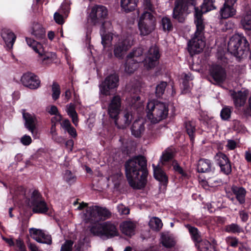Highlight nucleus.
Listing matches in <instances>:
<instances>
[{
  "mask_svg": "<svg viewBox=\"0 0 251 251\" xmlns=\"http://www.w3.org/2000/svg\"><path fill=\"white\" fill-rule=\"evenodd\" d=\"M1 35L6 45L12 47L16 39V35L10 29H4L2 30Z\"/></svg>",
  "mask_w": 251,
  "mask_h": 251,
  "instance_id": "28",
  "label": "nucleus"
},
{
  "mask_svg": "<svg viewBox=\"0 0 251 251\" xmlns=\"http://www.w3.org/2000/svg\"><path fill=\"white\" fill-rule=\"evenodd\" d=\"M146 111L147 117L151 123H158L167 118L169 105L166 102L151 100L148 102Z\"/></svg>",
  "mask_w": 251,
  "mask_h": 251,
  "instance_id": "5",
  "label": "nucleus"
},
{
  "mask_svg": "<svg viewBox=\"0 0 251 251\" xmlns=\"http://www.w3.org/2000/svg\"><path fill=\"white\" fill-rule=\"evenodd\" d=\"M200 251H218L216 247L207 240H204L198 246Z\"/></svg>",
  "mask_w": 251,
  "mask_h": 251,
  "instance_id": "39",
  "label": "nucleus"
},
{
  "mask_svg": "<svg viewBox=\"0 0 251 251\" xmlns=\"http://www.w3.org/2000/svg\"><path fill=\"white\" fill-rule=\"evenodd\" d=\"M120 228L124 234L131 236L134 234L136 225L131 221H126L120 225Z\"/></svg>",
  "mask_w": 251,
  "mask_h": 251,
  "instance_id": "25",
  "label": "nucleus"
},
{
  "mask_svg": "<svg viewBox=\"0 0 251 251\" xmlns=\"http://www.w3.org/2000/svg\"><path fill=\"white\" fill-rule=\"evenodd\" d=\"M86 217L88 222L92 224L91 232L95 235L104 236L107 239L119 235L116 226L110 221L100 223L109 219L111 212L106 207L93 205L87 208Z\"/></svg>",
  "mask_w": 251,
  "mask_h": 251,
  "instance_id": "2",
  "label": "nucleus"
},
{
  "mask_svg": "<svg viewBox=\"0 0 251 251\" xmlns=\"http://www.w3.org/2000/svg\"><path fill=\"white\" fill-rule=\"evenodd\" d=\"M48 112L51 115H56L58 114H60V113L58 112L57 107L55 105H51L50 108L48 110Z\"/></svg>",
  "mask_w": 251,
  "mask_h": 251,
  "instance_id": "56",
  "label": "nucleus"
},
{
  "mask_svg": "<svg viewBox=\"0 0 251 251\" xmlns=\"http://www.w3.org/2000/svg\"><path fill=\"white\" fill-rule=\"evenodd\" d=\"M215 0H204L202 5L199 7V9H201L203 12L207 13L211 10L216 9L214 3Z\"/></svg>",
  "mask_w": 251,
  "mask_h": 251,
  "instance_id": "38",
  "label": "nucleus"
},
{
  "mask_svg": "<svg viewBox=\"0 0 251 251\" xmlns=\"http://www.w3.org/2000/svg\"><path fill=\"white\" fill-rule=\"evenodd\" d=\"M65 131H67L72 138H75L77 137V134L76 129L72 126Z\"/></svg>",
  "mask_w": 251,
  "mask_h": 251,
  "instance_id": "55",
  "label": "nucleus"
},
{
  "mask_svg": "<svg viewBox=\"0 0 251 251\" xmlns=\"http://www.w3.org/2000/svg\"><path fill=\"white\" fill-rule=\"evenodd\" d=\"M174 158H160V162L163 166H165L167 164H172L174 171L180 175L182 178H188V174L179 165L177 161L174 159Z\"/></svg>",
  "mask_w": 251,
  "mask_h": 251,
  "instance_id": "19",
  "label": "nucleus"
},
{
  "mask_svg": "<svg viewBox=\"0 0 251 251\" xmlns=\"http://www.w3.org/2000/svg\"><path fill=\"white\" fill-rule=\"evenodd\" d=\"M125 175L129 186L134 190L144 188L148 170L146 158H130L125 164Z\"/></svg>",
  "mask_w": 251,
  "mask_h": 251,
  "instance_id": "3",
  "label": "nucleus"
},
{
  "mask_svg": "<svg viewBox=\"0 0 251 251\" xmlns=\"http://www.w3.org/2000/svg\"><path fill=\"white\" fill-rule=\"evenodd\" d=\"M229 52L239 60L246 58L250 52V44L243 34H235L230 39L227 44Z\"/></svg>",
  "mask_w": 251,
  "mask_h": 251,
  "instance_id": "4",
  "label": "nucleus"
},
{
  "mask_svg": "<svg viewBox=\"0 0 251 251\" xmlns=\"http://www.w3.org/2000/svg\"><path fill=\"white\" fill-rule=\"evenodd\" d=\"M231 191L240 204H243L245 203V198L247 194V191L245 188L243 187L234 186L231 187Z\"/></svg>",
  "mask_w": 251,
  "mask_h": 251,
  "instance_id": "23",
  "label": "nucleus"
},
{
  "mask_svg": "<svg viewBox=\"0 0 251 251\" xmlns=\"http://www.w3.org/2000/svg\"><path fill=\"white\" fill-rule=\"evenodd\" d=\"M153 222L155 225V228L159 229L162 227L163 224L161 220L157 217H155L153 219Z\"/></svg>",
  "mask_w": 251,
  "mask_h": 251,
  "instance_id": "60",
  "label": "nucleus"
},
{
  "mask_svg": "<svg viewBox=\"0 0 251 251\" xmlns=\"http://www.w3.org/2000/svg\"><path fill=\"white\" fill-rule=\"evenodd\" d=\"M168 83L166 81H160L155 87V95L156 98H160L164 94Z\"/></svg>",
  "mask_w": 251,
  "mask_h": 251,
  "instance_id": "35",
  "label": "nucleus"
},
{
  "mask_svg": "<svg viewBox=\"0 0 251 251\" xmlns=\"http://www.w3.org/2000/svg\"><path fill=\"white\" fill-rule=\"evenodd\" d=\"M143 53V49L142 48L139 47L134 49L127 56L129 59H134V57H138L142 55Z\"/></svg>",
  "mask_w": 251,
  "mask_h": 251,
  "instance_id": "44",
  "label": "nucleus"
},
{
  "mask_svg": "<svg viewBox=\"0 0 251 251\" xmlns=\"http://www.w3.org/2000/svg\"><path fill=\"white\" fill-rule=\"evenodd\" d=\"M152 167L154 178L158 181L162 186L166 187L168 183V176L166 173L159 165L156 166L152 164Z\"/></svg>",
  "mask_w": 251,
  "mask_h": 251,
  "instance_id": "20",
  "label": "nucleus"
},
{
  "mask_svg": "<svg viewBox=\"0 0 251 251\" xmlns=\"http://www.w3.org/2000/svg\"><path fill=\"white\" fill-rule=\"evenodd\" d=\"M23 117L25 121V126L30 131L33 132L35 128L36 118L34 115H31L27 112H23Z\"/></svg>",
  "mask_w": 251,
  "mask_h": 251,
  "instance_id": "24",
  "label": "nucleus"
},
{
  "mask_svg": "<svg viewBox=\"0 0 251 251\" xmlns=\"http://www.w3.org/2000/svg\"><path fill=\"white\" fill-rule=\"evenodd\" d=\"M232 113V108L225 106L222 109L220 112V116L223 121H229Z\"/></svg>",
  "mask_w": 251,
  "mask_h": 251,
  "instance_id": "41",
  "label": "nucleus"
},
{
  "mask_svg": "<svg viewBox=\"0 0 251 251\" xmlns=\"http://www.w3.org/2000/svg\"><path fill=\"white\" fill-rule=\"evenodd\" d=\"M28 248L30 251H42L38 250L36 246L34 244L30 243Z\"/></svg>",
  "mask_w": 251,
  "mask_h": 251,
  "instance_id": "64",
  "label": "nucleus"
},
{
  "mask_svg": "<svg viewBox=\"0 0 251 251\" xmlns=\"http://www.w3.org/2000/svg\"><path fill=\"white\" fill-rule=\"evenodd\" d=\"M61 126L65 130H66L67 129L71 127L72 125L68 119H65L61 123Z\"/></svg>",
  "mask_w": 251,
  "mask_h": 251,
  "instance_id": "57",
  "label": "nucleus"
},
{
  "mask_svg": "<svg viewBox=\"0 0 251 251\" xmlns=\"http://www.w3.org/2000/svg\"><path fill=\"white\" fill-rule=\"evenodd\" d=\"M139 0H121V6L126 13L134 11Z\"/></svg>",
  "mask_w": 251,
  "mask_h": 251,
  "instance_id": "29",
  "label": "nucleus"
},
{
  "mask_svg": "<svg viewBox=\"0 0 251 251\" xmlns=\"http://www.w3.org/2000/svg\"><path fill=\"white\" fill-rule=\"evenodd\" d=\"M182 92L183 94H187L190 92V86L189 80H183L182 82Z\"/></svg>",
  "mask_w": 251,
  "mask_h": 251,
  "instance_id": "52",
  "label": "nucleus"
},
{
  "mask_svg": "<svg viewBox=\"0 0 251 251\" xmlns=\"http://www.w3.org/2000/svg\"><path fill=\"white\" fill-rule=\"evenodd\" d=\"M133 45L132 36L127 34L122 36L114 45L113 53L115 57L119 59H123Z\"/></svg>",
  "mask_w": 251,
  "mask_h": 251,
  "instance_id": "8",
  "label": "nucleus"
},
{
  "mask_svg": "<svg viewBox=\"0 0 251 251\" xmlns=\"http://www.w3.org/2000/svg\"><path fill=\"white\" fill-rule=\"evenodd\" d=\"M64 178L66 181L69 184L74 183L76 180V176L74 175L70 170H66L65 171Z\"/></svg>",
  "mask_w": 251,
  "mask_h": 251,
  "instance_id": "45",
  "label": "nucleus"
},
{
  "mask_svg": "<svg viewBox=\"0 0 251 251\" xmlns=\"http://www.w3.org/2000/svg\"><path fill=\"white\" fill-rule=\"evenodd\" d=\"M113 39L112 36L109 33L103 34L101 35V44L105 48L108 43L111 42Z\"/></svg>",
  "mask_w": 251,
  "mask_h": 251,
  "instance_id": "48",
  "label": "nucleus"
},
{
  "mask_svg": "<svg viewBox=\"0 0 251 251\" xmlns=\"http://www.w3.org/2000/svg\"><path fill=\"white\" fill-rule=\"evenodd\" d=\"M107 15L108 11L104 6L95 5L91 9L88 17V21L93 25L103 24L104 20Z\"/></svg>",
  "mask_w": 251,
  "mask_h": 251,
  "instance_id": "10",
  "label": "nucleus"
},
{
  "mask_svg": "<svg viewBox=\"0 0 251 251\" xmlns=\"http://www.w3.org/2000/svg\"><path fill=\"white\" fill-rule=\"evenodd\" d=\"M2 239L6 242L10 246H14L15 243L12 239L2 237Z\"/></svg>",
  "mask_w": 251,
  "mask_h": 251,
  "instance_id": "62",
  "label": "nucleus"
},
{
  "mask_svg": "<svg viewBox=\"0 0 251 251\" xmlns=\"http://www.w3.org/2000/svg\"><path fill=\"white\" fill-rule=\"evenodd\" d=\"M155 17L149 11L144 12L140 17L138 28L140 35L145 36L149 35L155 29L156 26Z\"/></svg>",
  "mask_w": 251,
  "mask_h": 251,
  "instance_id": "6",
  "label": "nucleus"
},
{
  "mask_svg": "<svg viewBox=\"0 0 251 251\" xmlns=\"http://www.w3.org/2000/svg\"><path fill=\"white\" fill-rule=\"evenodd\" d=\"M148 121L145 118H139L133 123L131 127V132L133 136L136 138H140L144 134Z\"/></svg>",
  "mask_w": 251,
  "mask_h": 251,
  "instance_id": "17",
  "label": "nucleus"
},
{
  "mask_svg": "<svg viewBox=\"0 0 251 251\" xmlns=\"http://www.w3.org/2000/svg\"><path fill=\"white\" fill-rule=\"evenodd\" d=\"M196 5L195 0H176L173 12V18L179 23H183L185 21L184 14L190 13V8L195 10L194 23L196 30L194 36L188 43V50L191 54L200 53L205 46L204 37L205 24L203 15L206 13L199 9V7H196Z\"/></svg>",
  "mask_w": 251,
  "mask_h": 251,
  "instance_id": "1",
  "label": "nucleus"
},
{
  "mask_svg": "<svg viewBox=\"0 0 251 251\" xmlns=\"http://www.w3.org/2000/svg\"><path fill=\"white\" fill-rule=\"evenodd\" d=\"M236 142L233 140H229L227 141V147L230 150H233L236 147Z\"/></svg>",
  "mask_w": 251,
  "mask_h": 251,
  "instance_id": "59",
  "label": "nucleus"
},
{
  "mask_svg": "<svg viewBox=\"0 0 251 251\" xmlns=\"http://www.w3.org/2000/svg\"><path fill=\"white\" fill-rule=\"evenodd\" d=\"M237 0H225L224 4L220 10L221 19H226L233 17L236 14V9L234 7Z\"/></svg>",
  "mask_w": 251,
  "mask_h": 251,
  "instance_id": "16",
  "label": "nucleus"
},
{
  "mask_svg": "<svg viewBox=\"0 0 251 251\" xmlns=\"http://www.w3.org/2000/svg\"><path fill=\"white\" fill-rule=\"evenodd\" d=\"M183 126L184 127L185 131L189 136L190 142L193 144L196 134V124L192 121H186L184 122Z\"/></svg>",
  "mask_w": 251,
  "mask_h": 251,
  "instance_id": "21",
  "label": "nucleus"
},
{
  "mask_svg": "<svg viewBox=\"0 0 251 251\" xmlns=\"http://www.w3.org/2000/svg\"><path fill=\"white\" fill-rule=\"evenodd\" d=\"M119 81V77L116 74L108 75L99 85L100 94L104 96H110L116 90Z\"/></svg>",
  "mask_w": 251,
  "mask_h": 251,
  "instance_id": "9",
  "label": "nucleus"
},
{
  "mask_svg": "<svg viewBox=\"0 0 251 251\" xmlns=\"http://www.w3.org/2000/svg\"><path fill=\"white\" fill-rule=\"evenodd\" d=\"M212 164L211 161L207 159L201 158L197 165V172L199 173H207L211 171Z\"/></svg>",
  "mask_w": 251,
  "mask_h": 251,
  "instance_id": "27",
  "label": "nucleus"
},
{
  "mask_svg": "<svg viewBox=\"0 0 251 251\" xmlns=\"http://www.w3.org/2000/svg\"><path fill=\"white\" fill-rule=\"evenodd\" d=\"M21 81L24 86L31 90L38 89L41 84L39 76L30 72L24 73L21 77Z\"/></svg>",
  "mask_w": 251,
  "mask_h": 251,
  "instance_id": "14",
  "label": "nucleus"
},
{
  "mask_svg": "<svg viewBox=\"0 0 251 251\" xmlns=\"http://www.w3.org/2000/svg\"><path fill=\"white\" fill-rule=\"evenodd\" d=\"M31 33L38 40H42L46 37L45 29L42 25L38 23L33 25Z\"/></svg>",
  "mask_w": 251,
  "mask_h": 251,
  "instance_id": "30",
  "label": "nucleus"
},
{
  "mask_svg": "<svg viewBox=\"0 0 251 251\" xmlns=\"http://www.w3.org/2000/svg\"><path fill=\"white\" fill-rule=\"evenodd\" d=\"M68 115L72 118L73 124L76 126L78 122V116L75 107L73 104H70L67 110Z\"/></svg>",
  "mask_w": 251,
  "mask_h": 251,
  "instance_id": "40",
  "label": "nucleus"
},
{
  "mask_svg": "<svg viewBox=\"0 0 251 251\" xmlns=\"http://www.w3.org/2000/svg\"><path fill=\"white\" fill-rule=\"evenodd\" d=\"M122 99L119 95H115L110 100L108 105L107 113L110 119L114 120L115 125L118 126L119 114L121 111Z\"/></svg>",
  "mask_w": 251,
  "mask_h": 251,
  "instance_id": "11",
  "label": "nucleus"
},
{
  "mask_svg": "<svg viewBox=\"0 0 251 251\" xmlns=\"http://www.w3.org/2000/svg\"><path fill=\"white\" fill-rule=\"evenodd\" d=\"M161 25L163 30L165 32H170L173 29V25L172 21L169 17L167 16L163 17L161 19Z\"/></svg>",
  "mask_w": 251,
  "mask_h": 251,
  "instance_id": "37",
  "label": "nucleus"
},
{
  "mask_svg": "<svg viewBox=\"0 0 251 251\" xmlns=\"http://www.w3.org/2000/svg\"><path fill=\"white\" fill-rule=\"evenodd\" d=\"M25 41L29 47L31 48L40 57V60L43 64H50L52 61V54L49 53H42L40 50L43 51L42 45L35 40L28 37L25 38Z\"/></svg>",
  "mask_w": 251,
  "mask_h": 251,
  "instance_id": "13",
  "label": "nucleus"
},
{
  "mask_svg": "<svg viewBox=\"0 0 251 251\" xmlns=\"http://www.w3.org/2000/svg\"><path fill=\"white\" fill-rule=\"evenodd\" d=\"M224 230L227 233L238 234L244 231L243 227L235 223H231V224L226 225L225 226Z\"/></svg>",
  "mask_w": 251,
  "mask_h": 251,
  "instance_id": "34",
  "label": "nucleus"
},
{
  "mask_svg": "<svg viewBox=\"0 0 251 251\" xmlns=\"http://www.w3.org/2000/svg\"><path fill=\"white\" fill-rule=\"evenodd\" d=\"M74 242L71 240H66L62 245L60 251H72Z\"/></svg>",
  "mask_w": 251,
  "mask_h": 251,
  "instance_id": "49",
  "label": "nucleus"
},
{
  "mask_svg": "<svg viewBox=\"0 0 251 251\" xmlns=\"http://www.w3.org/2000/svg\"><path fill=\"white\" fill-rule=\"evenodd\" d=\"M27 201L34 213L46 214L48 212V204L38 190H34Z\"/></svg>",
  "mask_w": 251,
  "mask_h": 251,
  "instance_id": "7",
  "label": "nucleus"
},
{
  "mask_svg": "<svg viewBox=\"0 0 251 251\" xmlns=\"http://www.w3.org/2000/svg\"><path fill=\"white\" fill-rule=\"evenodd\" d=\"M226 244L233 248H236L239 243L238 239L234 236H228L226 239Z\"/></svg>",
  "mask_w": 251,
  "mask_h": 251,
  "instance_id": "47",
  "label": "nucleus"
},
{
  "mask_svg": "<svg viewBox=\"0 0 251 251\" xmlns=\"http://www.w3.org/2000/svg\"><path fill=\"white\" fill-rule=\"evenodd\" d=\"M177 151L176 148L171 146L166 149L162 153L160 157H175L176 155Z\"/></svg>",
  "mask_w": 251,
  "mask_h": 251,
  "instance_id": "46",
  "label": "nucleus"
},
{
  "mask_svg": "<svg viewBox=\"0 0 251 251\" xmlns=\"http://www.w3.org/2000/svg\"><path fill=\"white\" fill-rule=\"evenodd\" d=\"M144 6L145 9L149 11V12H153L155 11V9L152 3L151 0H144Z\"/></svg>",
  "mask_w": 251,
  "mask_h": 251,
  "instance_id": "50",
  "label": "nucleus"
},
{
  "mask_svg": "<svg viewBox=\"0 0 251 251\" xmlns=\"http://www.w3.org/2000/svg\"><path fill=\"white\" fill-rule=\"evenodd\" d=\"M217 164L220 168V172L228 176L231 173V163L229 158H219Z\"/></svg>",
  "mask_w": 251,
  "mask_h": 251,
  "instance_id": "22",
  "label": "nucleus"
},
{
  "mask_svg": "<svg viewBox=\"0 0 251 251\" xmlns=\"http://www.w3.org/2000/svg\"><path fill=\"white\" fill-rule=\"evenodd\" d=\"M54 116H55L51 118V123L52 124H55V125H56L57 123L60 122L62 120V117L60 114Z\"/></svg>",
  "mask_w": 251,
  "mask_h": 251,
  "instance_id": "58",
  "label": "nucleus"
},
{
  "mask_svg": "<svg viewBox=\"0 0 251 251\" xmlns=\"http://www.w3.org/2000/svg\"><path fill=\"white\" fill-rule=\"evenodd\" d=\"M31 237L38 243L50 245L52 238L50 235L46 234L43 230L34 228L29 230Z\"/></svg>",
  "mask_w": 251,
  "mask_h": 251,
  "instance_id": "18",
  "label": "nucleus"
},
{
  "mask_svg": "<svg viewBox=\"0 0 251 251\" xmlns=\"http://www.w3.org/2000/svg\"><path fill=\"white\" fill-rule=\"evenodd\" d=\"M242 124L240 121L234 120L233 121V126L235 130L239 129L241 127Z\"/></svg>",
  "mask_w": 251,
  "mask_h": 251,
  "instance_id": "61",
  "label": "nucleus"
},
{
  "mask_svg": "<svg viewBox=\"0 0 251 251\" xmlns=\"http://www.w3.org/2000/svg\"><path fill=\"white\" fill-rule=\"evenodd\" d=\"M52 97L53 100H57L60 95V88L59 85L56 82H53L52 85Z\"/></svg>",
  "mask_w": 251,
  "mask_h": 251,
  "instance_id": "43",
  "label": "nucleus"
},
{
  "mask_svg": "<svg viewBox=\"0 0 251 251\" xmlns=\"http://www.w3.org/2000/svg\"><path fill=\"white\" fill-rule=\"evenodd\" d=\"M133 119V115L132 112L125 111L123 117L121 118V121L122 122L121 125L119 126L118 124L117 126L119 128H126L127 126H129L131 122Z\"/></svg>",
  "mask_w": 251,
  "mask_h": 251,
  "instance_id": "31",
  "label": "nucleus"
},
{
  "mask_svg": "<svg viewBox=\"0 0 251 251\" xmlns=\"http://www.w3.org/2000/svg\"><path fill=\"white\" fill-rule=\"evenodd\" d=\"M239 215L242 222L246 223L248 221L249 215L248 213L245 210H240L239 212Z\"/></svg>",
  "mask_w": 251,
  "mask_h": 251,
  "instance_id": "51",
  "label": "nucleus"
},
{
  "mask_svg": "<svg viewBox=\"0 0 251 251\" xmlns=\"http://www.w3.org/2000/svg\"><path fill=\"white\" fill-rule=\"evenodd\" d=\"M140 62V60L138 61L128 58L125 63V70L126 72L129 74H133L137 68L138 63Z\"/></svg>",
  "mask_w": 251,
  "mask_h": 251,
  "instance_id": "33",
  "label": "nucleus"
},
{
  "mask_svg": "<svg viewBox=\"0 0 251 251\" xmlns=\"http://www.w3.org/2000/svg\"><path fill=\"white\" fill-rule=\"evenodd\" d=\"M161 240V243L165 248H171L175 246L176 242L175 240L169 235H162Z\"/></svg>",
  "mask_w": 251,
  "mask_h": 251,
  "instance_id": "36",
  "label": "nucleus"
},
{
  "mask_svg": "<svg viewBox=\"0 0 251 251\" xmlns=\"http://www.w3.org/2000/svg\"><path fill=\"white\" fill-rule=\"evenodd\" d=\"M159 49L156 46L150 48L147 54L143 60L144 66L148 69H152L159 64L160 58Z\"/></svg>",
  "mask_w": 251,
  "mask_h": 251,
  "instance_id": "12",
  "label": "nucleus"
},
{
  "mask_svg": "<svg viewBox=\"0 0 251 251\" xmlns=\"http://www.w3.org/2000/svg\"><path fill=\"white\" fill-rule=\"evenodd\" d=\"M240 24L243 29L247 31L251 30V11H248L241 18Z\"/></svg>",
  "mask_w": 251,
  "mask_h": 251,
  "instance_id": "32",
  "label": "nucleus"
},
{
  "mask_svg": "<svg viewBox=\"0 0 251 251\" xmlns=\"http://www.w3.org/2000/svg\"><path fill=\"white\" fill-rule=\"evenodd\" d=\"M210 76L217 83H223L227 76L226 69L219 64L212 65L209 70Z\"/></svg>",
  "mask_w": 251,
  "mask_h": 251,
  "instance_id": "15",
  "label": "nucleus"
},
{
  "mask_svg": "<svg viewBox=\"0 0 251 251\" xmlns=\"http://www.w3.org/2000/svg\"><path fill=\"white\" fill-rule=\"evenodd\" d=\"M186 227L189 230L192 240L195 243L196 245L199 246L203 240L201 238V232L197 227L193 226L190 225H187Z\"/></svg>",
  "mask_w": 251,
  "mask_h": 251,
  "instance_id": "26",
  "label": "nucleus"
},
{
  "mask_svg": "<svg viewBox=\"0 0 251 251\" xmlns=\"http://www.w3.org/2000/svg\"><path fill=\"white\" fill-rule=\"evenodd\" d=\"M246 101L245 96L242 95L241 92L238 93L234 98V102L236 106L240 107L245 104Z\"/></svg>",
  "mask_w": 251,
  "mask_h": 251,
  "instance_id": "42",
  "label": "nucleus"
},
{
  "mask_svg": "<svg viewBox=\"0 0 251 251\" xmlns=\"http://www.w3.org/2000/svg\"><path fill=\"white\" fill-rule=\"evenodd\" d=\"M21 141L24 145L27 146L31 143L32 139L30 136L25 135L22 137Z\"/></svg>",
  "mask_w": 251,
  "mask_h": 251,
  "instance_id": "54",
  "label": "nucleus"
},
{
  "mask_svg": "<svg viewBox=\"0 0 251 251\" xmlns=\"http://www.w3.org/2000/svg\"><path fill=\"white\" fill-rule=\"evenodd\" d=\"M74 142L73 139L68 140L66 142V146L69 149H72L74 146Z\"/></svg>",
  "mask_w": 251,
  "mask_h": 251,
  "instance_id": "63",
  "label": "nucleus"
},
{
  "mask_svg": "<svg viewBox=\"0 0 251 251\" xmlns=\"http://www.w3.org/2000/svg\"><path fill=\"white\" fill-rule=\"evenodd\" d=\"M54 20L55 22L59 25H62L64 23L62 15L58 12L54 13Z\"/></svg>",
  "mask_w": 251,
  "mask_h": 251,
  "instance_id": "53",
  "label": "nucleus"
}]
</instances>
